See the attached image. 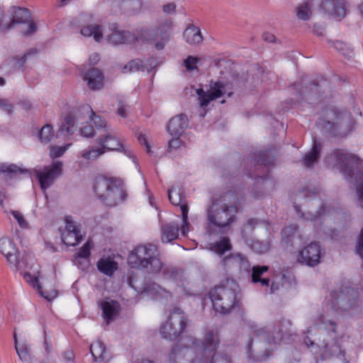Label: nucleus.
I'll list each match as a JSON object with an SVG mask.
<instances>
[{"instance_id":"1","label":"nucleus","mask_w":363,"mask_h":363,"mask_svg":"<svg viewBox=\"0 0 363 363\" xmlns=\"http://www.w3.org/2000/svg\"><path fill=\"white\" fill-rule=\"evenodd\" d=\"M243 194L235 188L223 192L206 208V232L209 235L224 233L236 220L242 203Z\"/></svg>"},{"instance_id":"2","label":"nucleus","mask_w":363,"mask_h":363,"mask_svg":"<svg viewBox=\"0 0 363 363\" xmlns=\"http://www.w3.org/2000/svg\"><path fill=\"white\" fill-rule=\"evenodd\" d=\"M325 161L328 165L337 168L347 179L354 177L357 181V194L363 208V161L344 150L336 149Z\"/></svg>"},{"instance_id":"3","label":"nucleus","mask_w":363,"mask_h":363,"mask_svg":"<svg viewBox=\"0 0 363 363\" xmlns=\"http://www.w3.org/2000/svg\"><path fill=\"white\" fill-rule=\"evenodd\" d=\"M93 190L98 199L110 207L118 205L128 197L123 182L115 177H96L93 183Z\"/></svg>"},{"instance_id":"4","label":"nucleus","mask_w":363,"mask_h":363,"mask_svg":"<svg viewBox=\"0 0 363 363\" xmlns=\"http://www.w3.org/2000/svg\"><path fill=\"white\" fill-rule=\"evenodd\" d=\"M128 264L133 269L157 274L162 267V260L156 245L148 243L135 247L128 257Z\"/></svg>"},{"instance_id":"5","label":"nucleus","mask_w":363,"mask_h":363,"mask_svg":"<svg viewBox=\"0 0 363 363\" xmlns=\"http://www.w3.org/2000/svg\"><path fill=\"white\" fill-rule=\"evenodd\" d=\"M291 323L289 320L282 318L273 328L270 336L269 331L264 328L257 325L251 326L250 338L247 345L249 352L252 350L254 343H264L265 345L277 344L278 341L284 340L285 335H291Z\"/></svg>"},{"instance_id":"6","label":"nucleus","mask_w":363,"mask_h":363,"mask_svg":"<svg viewBox=\"0 0 363 363\" xmlns=\"http://www.w3.org/2000/svg\"><path fill=\"white\" fill-rule=\"evenodd\" d=\"M260 80L253 76L249 77L245 74H235L232 72H226L216 81H211L210 91H221L222 89L257 88Z\"/></svg>"},{"instance_id":"7","label":"nucleus","mask_w":363,"mask_h":363,"mask_svg":"<svg viewBox=\"0 0 363 363\" xmlns=\"http://www.w3.org/2000/svg\"><path fill=\"white\" fill-rule=\"evenodd\" d=\"M208 295L216 313L227 314L238 305V292L230 287L215 286L210 291Z\"/></svg>"},{"instance_id":"8","label":"nucleus","mask_w":363,"mask_h":363,"mask_svg":"<svg viewBox=\"0 0 363 363\" xmlns=\"http://www.w3.org/2000/svg\"><path fill=\"white\" fill-rule=\"evenodd\" d=\"M0 252L5 256L11 267L14 270L20 271L28 281H38V279L31 277L29 273H23V271L28 267L27 256L23 255L20 257L15 244L11 240L7 238L0 240Z\"/></svg>"},{"instance_id":"9","label":"nucleus","mask_w":363,"mask_h":363,"mask_svg":"<svg viewBox=\"0 0 363 363\" xmlns=\"http://www.w3.org/2000/svg\"><path fill=\"white\" fill-rule=\"evenodd\" d=\"M218 337L213 331L207 330L205 333L204 340L202 343L198 340L193 342L195 347H199L201 353V361L203 363H231L230 358L227 354H216V350L218 346Z\"/></svg>"},{"instance_id":"10","label":"nucleus","mask_w":363,"mask_h":363,"mask_svg":"<svg viewBox=\"0 0 363 363\" xmlns=\"http://www.w3.org/2000/svg\"><path fill=\"white\" fill-rule=\"evenodd\" d=\"M187 319L184 311L175 307L170 313L164 324L162 325L160 333L164 339L174 340L186 329Z\"/></svg>"},{"instance_id":"11","label":"nucleus","mask_w":363,"mask_h":363,"mask_svg":"<svg viewBox=\"0 0 363 363\" xmlns=\"http://www.w3.org/2000/svg\"><path fill=\"white\" fill-rule=\"evenodd\" d=\"M9 14L11 18V22L10 23H3L4 20H1L0 29H10L13 28L15 23H22L27 24V28L21 30L23 35H30L35 32L36 25L30 21V15L27 9L12 7L9 11Z\"/></svg>"},{"instance_id":"12","label":"nucleus","mask_w":363,"mask_h":363,"mask_svg":"<svg viewBox=\"0 0 363 363\" xmlns=\"http://www.w3.org/2000/svg\"><path fill=\"white\" fill-rule=\"evenodd\" d=\"M224 270L234 274H249L251 266L248 259L240 253H233L225 257L221 261Z\"/></svg>"},{"instance_id":"13","label":"nucleus","mask_w":363,"mask_h":363,"mask_svg":"<svg viewBox=\"0 0 363 363\" xmlns=\"http://www.w3.org/2000/svg\"><path fill=\"white\" fill-rule=\"evenodd\" d=\"M62 167V163L61 162H55L50 166L45 167L42 171L38 169L34 171L43 190L48 189L55 179L61 174Z\"/></svg>"},{"instance_id":"14","label":"nucleus","mask_w":363,"mask_h":363,"mask_svg":"<svg viewBox=\"0 0 363 363\" xmlns=\"http://www.w3.org/2000/svg\"><path fill=\"white\" fill-rule=\"evenodd\" d=\"M320 246L312 242L298 252L297 261L309 267L316 266L320 262Z\"/></svg>"},{"instance_id":"15","label":"nucleus","mask_w":363,"mask_h":363,"mask_svg":"<svg viewBox=\"0 0 363 363\" xmlns=\"http://www.w3.org/2000/svg\"><path fill=\"white\" fill-rule=\"evenodd\" d=\"M275 150L268 148L264 150H260L257 152H254L250 155V158L247 159V163H250L254 165L255 171H258L259 169H269V166L274 164ZM246 161L245 160V163Z\"/></svg>"},{"instance_id":"16","label":"nucleus","mask_w":363,"mask_h":363,"mask_svg":"<svg viewBox=\"0 0 363 363\" xmlns=\"http://www.w3.org/2000/svg\"><path fill=\"white\" fill-rule=\"evenodd\" d=\"M65 224V229L61 234L62 242L69 246L78 245L84 235L82 233L79 226L72 220L71 216H66Z\"/></svg>"},{"instance_id":"17","label":"nucleus","mask_w":363,"mask_h":363,"mask_svg":"<svg viewBox=\"0 0 363 363\" xmlns=\"http://www.w3.org/2000/svg\"><path fill=\"white\" fill-rule=\"evenodd\" d=\"M327 118L330 120L327 123L333 126L341 128L344 125H350L352 122V116L347 110H340L335 107L328 108L325 110Z\"/></svg>"},{"instance_id":"18","label":"nucleus","mask_w":363,"mask_h":363,"mask_svg":"<svg viewBox=\"0 0 363 363\" xmlns=\"http://www.w3.org/2000/svg\"><path fill=\"white\" fill-rule=\"evenodd\" d=\"M153 28L157 38L155 49L161 50L170 38L172 22L168 19H162L157 21Z\"/></svg>"},{"instance_id":"19","label":"nucleus","mask_w":363,"mask_h":363,"mask_svg":"<svg viewBox=\"0 0 363 363\" xmlns=\"http://www.w3.org/2000/svg\"><path fill=\"white\" fill-rule=\"evenodd\" d=\"M96 141L104 149V153L107 151H121L126 153L122 143L113 134L112 130L106 132L104 136L98 138Z\"/></svg>"},{"instance_id":"20","label":"nucleus","mask_w":363,"mask_h":363,"mask_svg":"<svg viewBox=\"0 0 363 363\" xmlns=\"http://www.w3.org/2000/svg\"><path fill=\"white\" fill-rule=\"evenodd\" d=\"M328 81L319 77H303L300 79L299 82L294 89L313 90V89H328Z\"/></svg>"},{"instance_id":"21","label":"nucleus","mask_w":363,"mask_h":363,"mask_svg":"<svg viewBox=\"0 0 363 363\" xmlns=\"http://www.w3.org/2000/svg\"><path fill=\"white\" fill-rule=\"evenodd\" d=\"M321 7L328 15L336 18H342L346 15L343 0H323Z\"/></svg>"},{"instance_id":"22","label":"nucleus","mask_w":363,"mask_h":363,"mask_svg":"<svg viewBox=\"0 0 363 363\" xmlns=\"http://www.w3.org/2000/svg\"><path fill=\"white\" fill-rule=\"evenodd\" d=\"M187 126V116L184 113H180L170 119L167 130L172 136L180 137Z\"/></svg>"},{"instance_id":"23","label":"nucleus","mask_w":363,"mask_h":363,"mask_svg":"<svg viewBox=\"0 0 363 363\" xmlns=\"http://www.w3.org/2000/svg\"><path fill=\"white\" fill-rule=\"evenodd\" d=\"M129 284L131 287L134 288L136 291L146 293L150 296H162L164 294H168L164 289L162 288L159 284L152 281H145L142 286H140L137 284V281H134L131 277L129 279Z\"/></svg>"},{"instance_id":"24","label":"nucleus","mask_w":363,"mask_h":363,"mask_svg":"<svg viewBox=\"0 0 363 363\" xmlns=\"http://www.w3.org/2000/svg\"><path fill=\"white\" fill-rule=\"evenodd\" d=\"M157 67V63L155 60H151L148 61L147 63H143L140 60H134L128 62L123 67V73H135L137 72L149 73L152 69H155Z\"/></svg>"},{"instance_id":"25","label":"nucleus","mask_w":363,"mask_h":363,"mask_svg":"<svg viewBox=\"0 0 363 363\" xmlns=\"http://www.w3.org/2000/svg\"><path fill=\"white\" fill-rule=\"evenodd\" d=\"M100 308L102 311L103 318L106 320L107 324L119 315L121 309L120 303L114 300L101 302Z\"/></svg>"},{"instance_id":"26","label":"nucleus","mask_w":363,"mask_h":363,"mask_svg":"<svg viewBox=\"0 0 363 363\" xmlns=\"http://www.w3.org/2000/svg\"><path fill=\"white\" fill-rule=\"evenodd\" d=\"M357 292L353 288L349 286H345L339 293L334 291L330 294L334 307H335L336 304H342L345 302L348 303L352 306V304L350 303L351 298H354L357 297Z\"/></svg>"},{"instance_id":"27","label":"nucleus","mask_w":363,"mask_h":363,"mask_svg":"<svg viewBox=\"0 0 363 363\" xmlns=\"http://www.w3.org/2000/svg\"><path fill=\"white\" fill-rule=\"evenodd\" d=\"M107 40L113 45L135 43V35L129 31L114 30L107 37Z\"/></svg>"},{"instance_id":"28","label":"nucleus","mask_w":363,"mask_h":363,"mask_svg":"<svg viewBox=\"0 0 363 363\" xmlns=\"http://www.w3.org/2000/svg\"><path fill=\"white\" fill-rule=\"evenodd\" d=\"M87 82L88 87L91 89H100L104 84V78L100 70L97 69H89L84 76Z\"/></svg>"},{"instance_id":"29","label":"nucleus","mask_w":363,"mask_h":363,"mask_svg":"<svg viewBox=\"0 0 363 363\" xmlns=\"http://www.w3.org/2000/svg\"><path fill=\"white\" fill-rule=\"evenodd\" d=\"M179 223L170 222L165 223L161 227V239L162 242H170L179 237Z\"/></svg>"},{"instance_id":"30","label":"nucleus","mask_w":363,"mask_h":363,"mask_svg":"<svg viewBox=\"0 0 363 363\" xmlns=\"http://www.w3.org/2000/svg\"><path fill=\"white\" fill-rule=\"evenodd\" d=\"M89 349L94 362H104L110 359L106 347L101 341L94 342L90 345Z\"/></svg>"},{"instance_id":"31","label":"nucleus","mask_w":363,"mask_h":363,"mask_svg":"<svg viewBox=\"0 0 363 363\" xmlns=\"http://www.w3.org/2000/svg\"><path fill=\"white\" fill-rule=\"evenodd\" d=\"M163 279L172 281L174 282L182 281L183 277V271L172 265H165L162 262V267L160 269Z\"/></svg>"},{"instance_id":"32","label":"nucleus","mask_w":363,"mask_h":363,"mask_svg":"<svg viewBox=\"0 0 363 363\" xmlns=\"http://www.w3.org/2000/svg\"><path fill=\"white\" fill-rule=\"evenodd\" d=\"M134 34L135 35V42L141 41L142 43H153L154 47L155 48L157 38L153 26H141Z\"/></svg>"},{"instance_id":"33","label":"nucleus","mask_w":363,"mask_h":363,"mask_svg":"<svg viewBox=\"0 0 363 363\" xmlns=\"http://www.w3.org/2000/svg\"><path fill=\"white\" fill-rule=\"evenodd\" d=\"M321 150V143L314 140L313 141L312 148L308 153L306 154L302 160L303 166L306 167H311L315 163H316L320 157Z\"/></svg>"},{"instance_id":"34","label":"nucleus","mask_w":363,"mask_h":363,"mask_svg":"<svg viewBox=\"0 0 363 363\" xmlns=\"http://www.w3.org/2000/svg\"><path fill=\"white\" fill-rule=\"evenodd\" d=\"M185 41L190 45H196L203 41L200 29L195 26H190L185 29L184 34Z\"/></svg>"},{"instance_id":"35","label":"nucleus","mask_w":363,"mask_h":363,"mask_svg":"<svg viewBox=\"0 0 363 363\" xmlns=\"http://www.w3.org/2000/svg\"><path fill=\"white\" fill-rule=\"evenodd\" d=\"M80 33L86 38L92 37L97 43H101L104 39L101 26L95 23L83 26L81 28Z\"/></svg>"},{"instance_id":"36","label":"nucleus","mask_w":363,"mask_h":363,"mask_svg":"<svg viewBox=\"0 0 363 363\" xmlns=\"http://www.w3.org/2000/svg\"><path fill=\"white\" fill-rule=\"evenodd\" d=\"M168 197L170 202L174 206H179L181 211L184 206L189 209L185 196L179 188L172 187L168 191Z\"/></svg>"},{"instance_id":"37","label":"nucleus","mask_w":363,"mask_h":363,"mask_svg":"<svg viewBox=\"0 0 363 363\" xmlns=\"http://www.w3.org/2000/svg\"><path fill=\"white\" fill-rule=\"evenodd\" d=\"M200 106L204 108L211 101L222 97L226 92H196ZM227 96L230 97L233 92H227Z\"/></svg>"},{"instance_id":"38","label":"nucleus","mask_w":363,"mask_h":363,"mask_svg":"<svg viewBox=\"0 0 363 363\" xmlns=\"http://www.w3.org/2000/svg\"><path fill=\"white\" fill-rule=\"evenodd\" d=\"M28 170L14 164H0V173L4 174L9 178H13L18 174H28Z\"/></svg>"},{"instance_id":"39","label":"nucleus","mask_w":363,"mask_h":363,"mask_svg":"<svg viewBox=\"0 0 363 363\" xmlns=\"http://www.w3.org/2000/svg\"><path fill=\"white\" fill-rule=\"evenodd\" d=\"M97 268L101 273L111 277L117 270L118 263L109 258H101L97 262Z\"/></svg>"},{"instance_id":"40","label":"nucleus","mask_w":363,"mask_h":363,"mask_svg":"<svg viewBox=\"0 0 363 363\" xmlns=\"http://www.w3.org/2000/svg\"><path fill=\"white\" fill-rule=\"evenodd\" d=\"M314 325L322 330L323 333H328L333 337L335 336V323L332 320H326L323 315L315 320Z\"/></svg>"},{"instance_id":"41","label":"nucleus","mask_w":363,"mask_h":363,"mask_svg":"<svg viewBox=\"0 0 363 363\" xmlns=\"http://www.w3.org/2000/svg\"><path fill=\"white\" fill-rule=\"evenodd\" d=\"M121 6L125 13L134 15L141 11L143 2L141 0H122Z\"/></svg>"},{"instance_id":"42","label":"nucleus","mask_w":363,"mask_h":363,"mask_svg":"<svg viewBox=\"0 0 363 363\" xmlns=\"http://www.w3.org/2000/svg\"><path fill=\"white\" fill-rule=\"evenodd\" d=\"M75 120L70 115L67 116L58 130V134L64 136L73 135L75 130Z\"/></svg>"},{"instance_id":"43","label":"nucleus","mask_w":363,"mask_h":363,"mask_svg":"<svg viewBox=\"0 0 363 363\" xmlns=\"http://www.w3.org/2000/svg\"><path fill=\"white\" fill-rule=\"evenodd\" d=\"M13 337L15 341V349L16 353L18 354L19 359L21 361L22 363H33V359L30 354H29V351L27 346L24 344H18L16 333H14Z\"/></svg>"},{"instance_id":"44","label":"nucleus","mask_w":363,"mask_h":363,"mask_svg":"<svg viewBox=\"0 0 363 363\" xmlns=\"http://www.w3.org/2000/svg\"><path fill=\"white\" fill-rule=\"evenodd\" d=\"M232 248L230 239L227 237H223L220 240L215 242L211 249L219 255H223L225 252L230 250Z\"/></svg>"},{"instance_id":"45","label":"nucleus","mask_w":363,"mask_h":363,"mask_svg":"<svg viewBox=\"0 0 363 363\" xmlns=\"http://www.w3.org/2000/svg\"><path fill=\"white\" fill-rule=\"evenodd\" d=\"M103 154H104V149L101 146L100 147H92L79 152V155L85 160H95Z\"/></svg>"},{"instance_id":"46","label":"nucleus","mask_w":363,"mask_h":363,"mask_svg":"<svg viewBox=\"0 0 363 363\" xmlns=\"http://www.w3.org/2000/svg\"><path fill=\"white\" fill-rule=\"evenodd\" d=\"M40 141L43 144H48L54 138L53 128L50 124L45 125L38 133Z\"/></svg>"},{"instance_id":"47","label":"nucleus","mask_w":363,"mask_h":363,"mask_svg":"<svg viewBox=\"0 0 363 363\" xmlns=\"http://www.w3.org/2000/svg\"><path fill=\"white\" fill-rule=\"evenodd\" d=\"M88 108L90 109L91 113V120L98 130H103L106 133L111 130L104 118L96 115L90 107H88Z\"/></svg>"},{"instance_id":"48","label":"nucleus","mask_w":363,"mask_h":363,"mask_svg":"<svg viewBox=\"0 0 363 363\" xmlns=\"http://www.w3.org/2000/svg\"><path fill=\"white\" fill-rule=\"evenodd\" d=\"M296 12L297 18L302 21L308 20L312 13L308 3H303L298 5Z\"/></svg>"},{"instance_id":"49","label":"nucleus","mask_w":363,"mask_h":363,"mask_svg":"<svg viewBox=\"0 0 363 363\" xmlns=\"http://www.w3.org/2000/svg\"><path fill=\"white\" fill-rule=\"evenodd\" d=\"M200 59L196 56L189 55L183 60V65L187 72H199V69L198 63Z\"/></svg>"},{"instance_id":"50","label":"nucleus","mask_w":363,"mask_h":363,"mask_svg":"<svg viewBox=\"0 0 363 363\" xmlns=\"http://www.w3.org/2000/svg\"><path fill=\"white\" fill-rule=\"evenodd\" d=\"M297 233V226L296 225H290L282 230V239L286 242H291Z\"/></svg>"},{"instance_id":"51","label":"nucleus","mask_w":363,"mask_h":363,"mask_svg":"<svg viewBox=\"0 0 363 363\" xmlns=\"http://www.w3.org/2000/svg\"><path fill=\"white\" fill-rule=\"evenodd\" d=\"M93 247V243L91 240H87L84 245L78 251L76 259L84 258L86 259V262H89V257L91 255V250Z\"/></svg>"},{"instance_id":"52","label":"nucleus","mask_w":363,"mask_h":363,"mask_svg":"<svg viewBox=\"0 0 363 363\" xmlns=\"http://www.w3.org/2000/svg\"><path fill=\"white\" fill-rule=\"evenodd\" d=\"M269 269L267 266H255L252 268V281L253 283H258L261 280V276L264 272H267Z\"/></svg>"},{"instance_id":"53","label":"nucleus","mask_w":363,"mask_h":363,"mask_svg":"<svg viewBox=\"0 0 363 363\" xmlns=\"http://www.w3.org/2000/svg\"><path fill=\"white\" fill-rule=\"evenodd\" d=\"M188 213L189 209H186L185 206L182 208V224L180 228L181 233L183 236H186L189 231L190 223L188 221Z\"/></svg>"},{"instance_id":"54","label":"nucleus","mask_w":363,"mask_h":363,"mask_svg":"<svg viewBox=\"0 0 363 363\" xmlns=\"http://www.w3.org/2000/svg\"><path fill=\"white\" fill-rule=\"evenodd\" d=\"M296 208V212L298 214L300 215L301 217L304 218L306 220H310L311 221H315L317 218L322 215H324L326 212V206L325 205H322L320 208V210L316 212L315 214L311 215V213L308 214V216L305 217L303 213H301V210L298 206H294Z\"/></svg>"},{"instance_id":"55","label":"nucleus","mask_w":363,"mask_h":363,"mask_svg":"<svg viewBox=\"0 0 363 363\" xmlns=\"http://www.w3.org/2000/svg\"><path fill=\"white\" fill-rule=\"evenodd\" d=\"M71 144H67L65 146H50V156L51 158L55 159L62 156Z\"/></svg>"},{"instance_id":"56","label":"nucleus","mask_w":363,"mask_h":363,"mask_svg":"<svg viewBox=\"0 0 363 363\" xmlns=\"http://www.w3.org/2000/svg\"><path fill=\"white\" fill-rule=\"evenodd\" d=\"M82 135L86 138L93 137L94 135V130L93 127L89 124H85L82 126L79 129Z\"/></svg>"},{"instance_id":"57","label":"nucleus","mask_w":363,"mask_h":363,"mask_svg":"<svg viewBox=\"0 0 363 363\" xmlns=\"http://www.w3.org/2000/svg\"><path fill=\"white\" fill-rule=\"evenodd\" d=\"M11 214L13 216L21 228H26L28 227V223L21 213L16 211H11Z\"/></svg>"},{"instance_id":"58","label":"nucleus","mask_w":363,"mask_h":363,"mask_svg":"<svg viewBox=\"0 0 363 363\" xmlns=\"http://www.w3.org/2000/svg\"><path fill=\"white\" fill-rule=\"evenodd\" d=\"M0 109L11 114L13 112V106L6 99H0Z\"/></svg>"},{"instance_id":"59","label":"nucleus","mask_w":363,"mask_h":363,"mask_svg":"<svg viewBox=\"0 0 363 363\" xmlns=\"http://www.w3.org/2000/svg\"><path fill=\"white\" fill-rule=\"evenodd\" d=\"M182 145V141L179 139V137H174L169 141V149L170 150H177Z\"/></svg>"},{"instance_id":"60","label":"nucleus","mask_w":363,"mask_h":363,"mask_svg":"<svg viewBox=\"0 0 363 363\" xmlns=\"http://www.w3.org/2000/svg\"><path fill=\"white\" fill-rule=\"evenodd\" d=\"M162 11L166 14H172L176 11V5L174 3H169L163 6Z\"/></svg>"},{"instance_id":"61","label":"nucleus","mask_w":363,"mask_h":363,"mask_svg":"<svg viewBox=\"0 0 363 363\" xmlns=\"http://www.w3.org/2000/svg\"><path fill=\"white\" fill-rule=\"evenodd\" d=\"M138 140L139 142L141 143V144H143L145 145L146 147V150H147V152L150 154V145L148 144L147 143V138H145V136L144 135H142V134H140L138 135Z\"/></svg>"},{"instance_id":"62","label":"nucleus","mask_w":363,"mask_h":363,"mask_svg":"<svg viewBox=\"0 0 363 363\" xmlns=\"http://www.w3.org/2000/svg\"><path fill=\"white\" fill-rule=\"evenodd\" d=\"M100 60V55L98 53H92L89 56V62L91 65H96Z\"/></svg>"},{"instance_id":"63","label":"nucleus","mask_w":363,"mask_h":363,"mask_svg":"<svg viewBox=\"0 0 363 363\" xmlns=\"http://www.w3.org/2000/svg\"><path fill=\"white\" fill-rule=\"evenodd\" d=\"M263 39L266 42L273 43L275 41L276 38L274 34L269 32H266L263 34Z\"/></svg>"},{"instance_id":"64","label":"nucleus","mask_w":363,"mask_h":363,"mask_svg":"<svg viewBox=\"0 0 363 363\" xmlns=\"http://www.w3.org/2000/svg\"><path fill=\"white\" fill-rule=\"evenodd\" d=\"M64 357L67 362H72L73 361V354L70 352H65Z\"/></svg>"}]
</instances>
